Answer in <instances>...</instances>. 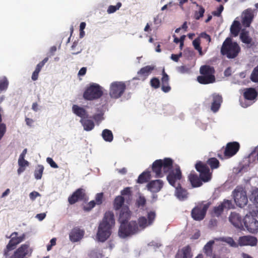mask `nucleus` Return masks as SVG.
<instances>
[{
	"instance_id": "obj_23",
	"label": "nucleus",
	"mask_w": 258,
	"mask_h": 258,
	"mask_svg": "<svg viewBox=\"0 0 258 258\" xmlns=\"http://www.w3.org/2000/svg\"><path fill=\"white\" fill-rule=\"evenodd\" d=\"M163 185L162 180L157 179L150 181L147 185V188L152 192H157L161 190Z\"/></svg>"
},
{
	"instance_id": "obj_27",
	"label": "nucleus",
	"mask_w": 258,
	"mask_h": 258,
	"mask_svg": "<svg viewBox=\"0 0 258 258\" xmlns=\"http://www.w3.org/2000/svg\"><path fill=\"white\" fill-rule=\"evenodd\" d=\"M244 101L246 102L247 100H254L256 96L257 93L255 89L253 88H248L244 93Z\"/></svg>"
},
{
	"instance_id": "obj_39",
	"label": "nucleus",
	"mask_w": 258,
	"mask_h": 258,
	"mask_svg": "<svg viewBox=\"0 0 258 258\" xmlns=\"http://www.w3.org/2000/svg\"><path fill=\"white\" fill-rule=\"evenodd\" d=\"M250 200L254 205H258V188H255L252 190Z\"/></svg>"
},
{
	"instance_id": "obj_17",
	"label": "nucleus",
	"mask_w": 258,
	"mask_h": 258,
	"mask_svg": "<svg viewBox=\"0 0 258 258\" xmlns=\"http://www.w3.org/2000/svg\"><path fill=\"white\" fill-rule=\"evenodd\" d=\"M85 196V190L82 188H79L69 197L68 201L71 205H73L79 201L83 200Z\"/></svg>"
},
{
	"instance_id": "obj_28",
	"label": "nucleus",
	"mask_w": 258,
	"mask_h": 258,
	"mask_svg": "<svg viewBox=\"0 0 258 258\" xmlns=\"http://www.w3.org/2000/svg\"><path fill=\"white\" fill-rule=\"evenodd\" d=\"M191 249L189 246L183 247L181 252L176 254L175 258H191Z\"/></svg>"
},
{
	"instance_id": "obj_16",
	"label": "nucleus",
	"mask_w": 258,
	"mask_h": 258,
	"mask_svg": "<svg viewBox=\"0 0 258 258\" xmlns=\"http://www.w3.org/2000/svg\"><path fill=\"white\" fill-rule=\"evenodd\" d=\"M257 238L253 236H243L239 237L238 239V244L240 246L246 245L253 246H255L257 244Z\"/></svg>"
},
{
	"instance_id": "obj_1",
	"label": "nucleus",
	"mask_w": 258,
	"mask_h": 258,
	"mask_svg": "<svg viewBox=\"0 0 258 258\" xmlns=\"http://www.w3.org/2000/svg\"><path fill=\"white\" fill-rule=\"evenodd\" d=\"M173 161L170 158H165L157 160L152 164L153 172L155 173V177H162L165 174L169 173L167 179L170 185L175 188V195L180 201L187 199L188 194L187 191L182 188L180 184V180L182 175L180 167L177 166L175 170H172Z\"/></svg>"
},
{
	"instance_id": "obj_50",
	"label": "nucleus",
	"mask_w": 258,
	"mask_h": 258,
	"mask_svg": "<svg viewBox=\"0 0 258 258\" xmlns=\"http://www.w3.org/2000/svg\"><path fill=\"white\" fill-rule=\"evenodd\" d=\"M18 165L19 166L26 168V167L28 166L29 165V163L27 160H25V158H23V159H18Z\"/></svg>"
},
{
	"instance_id": "obj_55",
	"label": "nucleus",
	"mask_w": 258,
	"mask_h": 258,
	"mask_svg": "<svg viewBox=\"0 0 258 258\" xmlns=\"http://www.w3.org/2000/svg\"><path fill=\"white\" fill-rule=\"evenodd\" d=\"M40 194L38 192L35 191H33L29 194L30 199L32 201H34L37 197H40Z\"/></svg>"
},
{
	"instance_id": "obj_13",
	"label": "nucleus",
	"mask_w": 258,
	"mask_h": 258,
	"mask_svg": "<svg viewBox=\"0 0 258 258\" xmlns=\"http://www.w3.org/2000/svg\"><path fill=\"white\" fill-rule=\"evenodd\" d=\"M209 207V204H201L195 207L191 212L192 218L196 221L202 220L205 217Z\"/></svg>"
},
{
	"instance_id": "obj_48",
	"label": "nucleus",
	"mask_w": 258,
	"mask_h": 258,
	"mask_svg": "<svg viewBox=\"0 0 258 258\" xmlns=\"http://www.w3.org/2000/svg\"><path fill=\"white\" fill-rule=\"evenodd\" d=\"M223 210L224 209L222 207V206L220 204L218 206L215 207L214 208V213L216 216H219L222 214Z\"/></svg>"
},
{
	"instance_id": "obj_57",
	"label": "nucleus",
	"mask_w": 258,
	"mask_h": 258,
	"mask_svg": "<svg viewBox=\"0 0 258 258\" xmlns=\"http://www.w3.org/2000/svg\"><path fill=\"white\" fill-rule=\"evenodd\" d=\"M103 114L102 113H98L94 114L93 116V118L96 121H101L103 120V118L102 117Z\"/></svg>"
},
{
	"instance_id": "obj_24",
	"label": "nucleus",
	"mask_w": 258,
	"mask_h": 258,
	"mask_svg": "<svg viewBox=\"0 0 258 258\" xmlns=\"http://www.w3.org/2000/svg\"><path fill=\"white\" fill-rule=\"evenodd\" d=\"M73 112L77 116L81 117V119L88 118L89 114L87 111L82 107L77 105H73L72 107Z\"/></svg>"
},
{
	"instance_id": "obj_22",
	"label": "nucleus",
	"mask_w": 258,
	"mask_h": 258,
	"mask_svg": "<svg viewBox=\"0 0 258 258\" xmlns=\"http://www.w3.org/2000/svg\"><path fill=\"white\" fill-rule=\"evenodd\" d=\"M229 220L230 223L236 228H241L243 227L242 218L238 213L236 212H231L229 217Z\"/></svg>"
},
{
	"instance_id": "obj_4",
	"label": "nucleus",
	"mask_w": 258,
	"mask_h": 258,
	"mask_svg": "<svg viewBox=\"0 0 258 258\" xmlns=\"http://www.w3.org/2000/svg\"><path fill=\"white\" fill-rule=\"evenodd\" d=\"M195 167L200 173V178L194 172H191L188 178L192 187H198L202 185L203 181L207 182L211 179V173L208 165L201 161L196 164Z\"/></svg>"
},
{
	"instance_id": "obj_32",
	"label": "nucleus",
	"mask_w": 258,
	"mask_h": 258,
	"mask_svg": "<svg viewBox=\"0 0 258 258\" xmlns=\"http://www.w3.org/2000/svg\"><path fill=\"white\" fill-rule=\"evenodd\" d=\"M103 140L108 142H111L113 141V135L112 132L108 129L103 130L101 134Z\"/></svg>"
},
{
	"instance_id": "obj_52",
	"label": "nucleus",
	"mask_w": 258,
	"mask_h": 258,
	"mask_svg": "<svg viewBox=\"0 0 258 258\" xmlns=\"http://www.w3.org/2000/svg\"><path fill=\"white\" fill-rule=\"evenodd\" d=\"M103 197V194L102 192L98 193L96 195L95 197V202L97 205H100L102 203V199Z\"/></svg>"
},
{
	"instance_id": "obj_37",
	"label": "nucleus",
	"mask_w": 258,
	"mask_h": 258,
	"mask_svg": "<svg viewBox=\"0 0 258 258\" xmlns=\"http://www.w3.org/2000/svg\"><path fill=\"white\" fill-rule=\"evenodd\" d=\"M215 239L210 240L207 243V244L205 245L204 247V250L205 253L207 255H210L212 254V246L214 244L215 242Z\"/></svg>"
},
{
	"instance_id": "obj_26",
	"label": "nucleus",
	"mask_w": 258,
	"mask_h": 258,
	"mask_svg": "<svg viewBox=\"0 0 258 258\" xmlns=\"http://www.w3.org/2000/svg\"><path fill=\"white\" fill-rule=\"evenodd\" d=\"M169 76L165 72L164 70L163 69L162 72V77L161 79V89L165 93H167L169 92L171 90V87L169 85Z\"/></svg>"
},
{
	"instance_id": "obj_9",
	"label": "nucleus",
	"mask_w": 258,
	"mask_h": 258,
	"mask_svg": "<svg viewBox=\"0 0 258 258\" xmlns=\"http://www.w3.org/2000/svg\"><path fill=\"white\" fill-rule=\"evenodd\" d=\"M126 89L125 84L122 82H113L110 86L109 95L111 98L118 99L120 97Z\"/></svg>"
},
{
	"instance_id": "obj_44",
	"label": "nucleus",
	"mask_w": 258,
	"mask_h": 258,
	"mask_svg": "<svg viewBox=\"0 0 258 258\" xmlns=\"http://www.w3.org/2000/svg\"><path fill=\"white\" fill-rule=\"evenodd\" d=\"M146 203V200L144 197L140 196L137 200L136 204L138 207H144Z\"/></svg>"
},
{
	"instance_id": "obj_59",
	"label": "nucleus",
	"mask_w": 258,
	"mask_h": 258,
	"mask_svg": "<svg viewBox=\"0 0 258 258\" xmlns=\"http://www.w3.org/2000/svg\"><path fill=\"white\" fill-rule=\"evenodd\" d=\"M240 101V104H241V106L244 108L247 107L248 106H250L252 103L250 102V101H251V100H247V101L245 102L244 99L243 100H241Z\"/></svg>"
},
{
	"instance_id": "obj_56",
	"label": "nucleus",
	"mask_w": 258,
	"mask_h": 258,
	"mask_svg": "<svg viewBox=\"0 0 258 258\" xmlns=\"http://www.w3.org/2000/svg\"><path fill=\"white\" fill-rule=\"evenodd\" d=\"M255 206V209L252 210V211H250L248 213L253 217H257L258 218V205H254Z\"/></svg>"
},
{
	"instance_id": "obj_5",
	"label": "nucleus",
	"mask_w": 258,
	"mask_h": 258,
	"mask_svg": "<svg viewBox=\"0 0 258 258\" xmlns=\"http://www.w3.org/2000/svg\"><path fill=\"white\" fill-rule=\"evenodd\" d=\"M240 51V47L236 42H233L231 38H227L223 42L221 48V53L228 58H234Z\"/></svg>"
},
{
	"instance_id": "obj_7",
	"label": "nucleus",
	"mask_w": 258,
	"mask_h": 258,
	"mask_svg": "<svg viewBox=\"0 0 258 258\" xmlns=\"http://www.w3.org/2000/svg\"><path fill=\"white\" fill-rule=\"evenodd\" d=\"M102 95L101 86L97 84L92 83L84 92L83 97L87 100H93L100 98Z\"/></svg>"
},
{
	"instance_id": "obj_46",
	"label": "nucleus",
	"mask_w": 258,
	"mask_h": 258,
	"mask_svg": "<svg viewBox=\"0 0 258 258\" xmlns=\"http://www.w3.org/2000/svg\"><path fill=\"white\" fill-rule=\"evenodd\" d=\"M176 70L181 74L188 73L190 72L189 68L185 66L178 67L176 68Z\"/></svg>"
},
{
	"instance_id": "obj_20",
	"label": "nucleus",
	"mask_w": 258,
	"mask_h": 258,
	"mask_svg": "<svg viewBox=\"0 0 258 258\" xmlns=\"http://www.w3.org/2000/svg\"><path fill=\"white\" fill-rule=\"evenodd\" d=\"M154 69V67L152 66H147L143 67L138 72V78H134V79L144 81L148 78Z\"/></svg>"
},
{
	"instance_id": "obj_64",
	"label": "nucleus",
	"mask_w": 258,
	"mask_h": 258,
	"mask_svg": "<svg viewBox=\"0 0 258 258\" xmlns=\"http://www.w3.org/2000/svg\"><path fill=\"white\" fill-rule=\"evenodd\" d=\"M169 8H172V10H176L177 9V4L176 3H173L172 2H169L167 4Z\"/></svg>"
},
{
	"instance_id": "obj_12",
	"label": "nucleus",
	"mask_w": 258,
	"mask_h": 258,
	"mask_svg": "<svg viewBox=\"0 0 258 258\" xmlns=\"http://www.w3.org/2000/svg\"><path fill=\"white\" fill-rule=\"evenodd\" d=\"M243 222L249 233L254 234L258 232V221L251 215L247 214L243 219Z\"/></svg>"
},
{
	"instance_id": "obj_34",
	"label": "nucleus",
	"mask_w": 258,
	"mask_h": 258,
	"mask_svg": "<svg viewBox=\"0 0 258 258\" xmlns=\"http://www.w3.org/2000/svg\"><path fill=\"white\" fill-rule=\"evenodd\" d=\"M240 31V23L234 21L231 26L230 32L234 36H237Z\"/></svg>"
},
{
	"instance_id": "obj_15",
	"label": "nucleus",
	"mask_w": 258,
	"mask_h": 258,
	"mask_svg": "<svg viewBox=\"0 0 258 258\" xmlns=\"http://www.w3.org/2000/svg\"><path fill=\"white\" fill-rule=\"evenodd\" d=\"M240 145L237 142L228 143L224 151L225 156L230 158L235 155L239 151Z\"/></svg>"
},
{
	"instance_id": "obj_43",
	"label": "nucleus",
	"mask_w": 258,
	"mask_h": 258,
	"mask_svg": "<svg viewBox=\"0 0 258 258\" xmlns=\"http://www.w3.org/2000/svg\"><path fill=\"white\" fill-rule=\"evenodd\" d=\"M250 79L253 82H258V66L253 69L251 74Z\"/></svg>"
},
{
	"instance_id": "obj_14",
	"label": "nucleus",
	"mask_w": 258,
	"mask_h": 258,
	"mask_svg": "<svg viewBox=\"0 0 258 258\" xmlns=\"http://www.w3.org/2000/svg\"><path fill=\"white\" fill-rule=\"evenodd\" d=\"M148 219L145 217L142 216L138 219L139 231L144 229L147 227L151 225L155 219L156 213L154 211H150L148 213Z\"/></svg>"
},
{
	"instance_id": "obj_51",
	"label": "nucleus",
	"mask_w": 258,
	"mask_h": 258,
	"mask_svg": "<svg viewBox=\"0 0 258 258\" xmlns=\"http://www.w3.org/2000/svg\"><path fill=\"white\" fill-rule=\"evenodd\" d=\"M223 10L224 7L223 5H220L218 8H217L216 11H213L212 12V14L215 16L220 17Z\"/></svg>"
},
{
	"instance_id": "obj_40",
	"label": "nucleus",
	"mask_w": 258,
	"mask_h": 258,
	"mask_svg": "<svg viewBox=\"0 0 258 258\" xmlns=\"http://www.w3.org/2000/svg\"><path fill=\"white\" fill-rule=\"evenodd\" d=\"M208 164L210 166L211 168H217L219 167V162L215 158H211L207 161Z\"/></svg>"
},
{
	"instance_id": "obj_11",
	"label": "nucleus",
	"mask_w": 258,
	"mask_h": 258,
	"mask_svg": "<svg viewBox=\"0 0 258 258\" xmlns=\"http://www.w3.org/2000/svg\"><path fill=\"white\" fill-rule=\"evenodd\" d=\"M32 249L30 247L28 244L21 245L17 249L12 255L9 252V256H5V258H27L31 255Z\"/></svg>"
},
{
	"instance_id": "obj_47",
	"label": "nucleus",
	"mask_w": 258,
	"mask_h": 258,
	"mask_svg": "<svg viewBox=\"0 0 258 258\" xmlns=\"http://www.w3.org/2000/svg\"><path fill=\"white\" fill-rule=\"evenodd\" d=\"M151 86L155 89L158 88L160 86V81L157 78H154L151 80Z\"/></svg>"
},
{
	"instance_id": "obj_3",
	"label": "nucleus",
	"mask_w": 258,
	"mask_h": 258,
	"mask_svg": "<svg viewBox=\"0 0 258 258\" xmlns=\"http://www.w3.org/2000/svg\"><path fill=\"white\" fill-rule=\"evenodd\" d=\"M114 214L111 211L106 212L102 222L100 223L96 238L98 241H105L111 235V229L114 225Z\"/></svg>"
},
{
	"instance_id": "obj_45",
	"label": "nucleus",
	"mask_w": 258,
	"mask_h": 258,
	"mask_svg": "<svg viewBox=\"0 0 258 258\" xmlns=\"http://www.w3.org/2000/svg\"><path fill=\"white\" fill-rule=\"evenodd\" d=\"M221 205L222 206L223 209H230L233 207L232 202L230 200H225Z\"/></svg>"
},
{
	"instance_id": "obj_8",
	"label": "nucleus",
	"mask_w": 258,
	"mask_h": 258,
	"mask_svg": "<svg viewBox=\"0 0 258 258\" xmlns=\"http://www.w3.org/2000/svg\"><path fill=\"white\" fill-rule=\"evenodd\" d=\"M9 238L11 239L4 249V256H9V252L14 249L18 244L25 239V235L23 234L21 236H18V233L14 232L11 234Z\"/></svg>"
},
{
	"instance_id": "obj_30",
	"label": "nucleus",
	"mask_w": 258,
	"mask_h": 258,
	"mask_svg": "<svg viewBox=\"0 0 258 258\" xmlns=\"http://www.w3.org/2000/svg\"><path fill=\"white\" fill-rule=\"evenodd\" d=\"M216 241H221L226 242L230 246L233 247H237L239 246L238 243H236L232 237H223L215 238Z\"/></svg>"
},
{
	"instance_id": "obj_54",
	"label": "nucleus",
	"mask_w": 258,
	"mask_h": 258,
	"mask_svg": "<svg viewBox=\"0 0 258 258\" xmlns=\"http://www.w3.org/2000/svg\"><path fill=\"white\" fill-rule=\"evenodd\" d=\"M6 132V126L4 123L0 124V140L2 139Z\"/></svg>"
},
{
	"instance_id": "obj_18",
	"label": "nucleus",
	"mask_w": 258,
	"mask_h": 258,
	"mask_svg": "<svg viewBox=\"0 0 258 258\" xmlns=\"http://www.w3.org/2000/svg\"><path fill=\"white\" fill-rule=\"evenodd\" d=\"M210 97L212 98L211 109L213 112L215 113L219 110L221 106L222 102V97L221 95L217 93L213 94Z\"/></svg>"
},
{
	"instance_id": "obj_41",
	"label": "nucleus",
	"mask_w": 258,
	"mask_h": 258,
	"mask_svg": "<svg viewBox=\"0 0 258 258\" xmlns=\"http://www.w3.org/2000/svg\"><path fill=\"white\" fill-rule=\"evenodd\" d=\"M9 82L6 77L0 78V90H5L8 88Z\"/></svg>"
},
{
	"instance_id": "obj_42",
	"label": "nucleus",
	"mask_w": 258,
	"mask_h": 258,
	"mask_svg": "<svg viewBox=\"0 0 258 258\" xmlns=\"http://www.w3.org/2000/svg\"><path fill=\"white\" fill-rule=\"evenodd\" d=\"M121 6V3L118 2L117 3L116 6H110L108 8L107 12L108 14H111L114 13L117 10H119Z\"/></svg>"
},
{
	"instance_id": "obj_31",
	"label": "nucleus",
	"mask_w": 258,
	"mask_h": 258,
	"mask_svg": "<svg viewBox=\"0 0 258 258\" xmlns=\"http://www.w3.org/2000/svg\"><path fill=\"white\" fill-rule=\"evenodd\" d=\"M125 199L121 196H117L113 202V207L115 210H119L124 203Z\"/></svg>"
},
{
	"instance_id": "obj_29",
	"label": "nucleus",
	"mask_w": 258,
	"mask_h": 258,
	"mask_svg": "<svg viewBox=\"0 0 258 258\" xmlns=\"http://www.w3.org/2000/svg\"><path fill=\"white\" fill-rule=\"evenodd\" d=\"M80 122L83 125L84 130L86 131H90L92 130L95 126L94 122L92 120L88 119L87 118L81 119Z\"/></svg>"
},
{
	"instance_id": "obj_63",
	"label": "nucleus",
	"mask_w": 258,
	"mask_h": 258,
	"mask_svg": "<svg viewBox=\"0 0 258 258\" xmlns=\"http://www.w3.org/2000/svg\"><path fill=\"white\" fill-rule=\"evenodd\" d=\"M39 73L34 71L32 75V80L33 81H36L38 79Z\"/></svg>"
},
{
	"instance_id": "obj_21",
	"label": "nucleus",
	"mask_w": 258,
	"mask_h": 258,
	"mask_svg": "<svg viewBox=\"0 0 258 258\" xmlns=\"http://www.w3.org/2000/svg\"><path fill=\"white\" fill-rule=\"evenodd\" d=\"M253 18V12L251 9L246 10L242 15V24L246 27H249Z\"/></svg>"
},
{
	"instance_id": "obj_49",
	"label": "nucleus",
	"mask_w": 258,
	"mask_h": 258,
	"mask_svg": "<svg viewBox=\"0 0 258 258\" xmlns=\"http://www.w3.org/2000/svg\"><path fill=\"white\" fill-rule=\"evenodd\" d=\"M96 204H97L94 201H91L88 203L87 206H84L83 209L84 211H89L95 207Z\"/></svg>"
},
{
	"instance_id": "obj_53",
	"label": "nucleus",
	"mask_w": 258,
	"mask_h": 258,
	"mask_svg": "<svg viewBox=\"0 0 258 258\" xmlns=\"http://www.w3.org/2000/svg\"><path fill=\"white\" fill-rule=\"evenodd\" d=\"M46 161L51 167L54 168H57L58 167L57 164L51 158L47 157L46 159Z\"/></svg>"
},
{
	"instance_id": "obj_2",
	"label": "nucleus",
	"mask_w": 258,
	"mask_h": 258,
	"mask_svg": "<svg viewBox=\"0 0 258 258\" xmlns=\"http://www.w3.org/2000/svg\"><path fill=\"white\" fill-rule=\"evenodd\" d=\"M131 215V211L127 206L121 208L118 218L120 223L118 235L121 238H124L138 232V225L136 221H132L127 223Z\"/></svg>"
},
{
	"instance_id": "obj_38",
	"label": "nucleus",
	"mask_w": 258,
	"mask_h": 258,
	"mask_svg": "<svg viewBox=\"0 0 258 258\" xmlns=\"http://www.w3.org/2000/svg\"><path fill=\"white\" fill-rule=\"evenodd\" d=\"M120 193L121 196L123 197L126 200H130L132 198L131 188L130 187L124 188L121 191Z\"/></svg>"
},
{
	"instance_id": "obj_33",
	"label": "nucleus",
	"mask_w": 258,
	"mask_h": 258,
	"mask_svg": "<svg viewBox=\"0 0 258 258\" xmlns=\"http://www.w3.org/2000/svg\"><path fill=\"white\" fill-rule=\"evenodd\" d=\"M150 172L149 171L143 172L139 175L138 178V182L139 183L147 182L150 179Z\"/></svg>"
},
{
	"instance_id": "obj_60",
	"label": "nucleus",
	"mask_w": 258,
	"mask_h": 258,
	"mask_svg": "<svg viewBox=\"0 0 258 258\" xmlns=\"http://www.w3.org/2000/svg\"><path fill=\"white\" fill-rule=\"evenodd\" d=\"M200 37H201V38H204L205 39H206L209 42H210L211 41V37H210V35L207 34L205 32L202 33L200 34Z\"/></svg>"
},
{
	"instance_id": "obj_10",
	"label": "nucleus",
	"mask_w": 258,
	"mask_h": 258,
	"mask_svg": "<svg viewBox=\"0 0 258 258\" xmlns=\"http://www.w3.org/2000/svg\"><path fill=\"white\" fill-rule=\"evenodd\" d=\"M235 203L239 207H243L247 203L248 200L245 191L241 187H237L233 191Z\"/></svg>"
},
{
	"instance_id": "obj_61",
	"label": "nucleus",
	"mask_w": 258,
	"mask_h": 258,
	"mask_svg": "<svg viewBox=\"0 0 258 258\" xmlns=\"http://www.w3.org/2000/svg\"><path fill=\"white\" fill-rule=\"evenodd\" d=\"M46 217V214L45 213H42L38 214L36 215V218L39 221H42Z\"/></svg>"
},
{
	"instance_id": "obj_6",
	"label": "nucleus",
	"mask_w": 258,
	"mask_h": 258,
	"mask_svg": "<svg viewBox=\"0 0 258 258\" xmlns=\"http://www.w3.org/2000/svg\"><path fill=\"white\" fill-rule=\"evenodd\" d=\"M201 76L198 77L197 81L202 84L213 83L215 81V70L213 67L202 66L200 69Z\"/></svg>"
},
{
	"instance_id": "obj_36",
	"label": "nucleus",
	"mask_w": 258,
	"mask_h": 258,
	"mask_svg": "<svg viewBox=\"0 0 258 258\" xmlns=\"http://www.w3.org/2000/svg\"><path fill=\"white\" fill-rule=\"evenodd\" d=\"M193 4H196L197 7L199 8V10L198 11H196L194 15V18L195 19L199 20L200 18L204 16L205 10L202 6L198 5L196 2H194Z\"/></svg>"
},
{
	"instance_id": "obj_35",
	"label": "nucleus",
	"mask_w": 258,
	"mask_h": 258,
	"mask_svg": "<svg viewBox=\"0 0 258 258\" xmlns=\"http://www.w3.org/2000/svg\"><path fill=\"white\" fill-rule=\"evenodd\" d=\"M44 170V167L42 165H38L35 169L34 177L37 180L40 179Z\"/></svg>"
},
{
	"instance_id": "obj_58",
	"label": "nucleus",
	"mask_w": 258,
	"mask_h": 258,
	"mask_svg": "<svg viewBox=\"0 0 258 258\" xmlns=\"http://www.w3.org/2000/svg\"><path fill=\"white\" fill-rule=\"evenodd\" d=\"M192 45L194 46V48L195 49H198V48H199L201 46H200V39L199 37L195 39L192 41Z\"/></svg>"
},
{
	"instance_id": "obj_25",
	"label": "nucleus",
	"mask_w": 258,
	"mask_h": 258,
	"mask_svg": "<svg viewBox=\"0 0 258 258\" xmlns=\"http://www.w3.org/2000/svg\"><path fill=\"white\" fill-rule=\"evenodd\" d=\"M240 38L243 43L247 44L248 48L251 47L254 44L248 31L242 30L240 34Z\"/></svg>"
},
{
	"instance_id": "obj_62",
	"label": "nucleus",
	"mask_w": 258,
	"mask_h": 258,
	"mask_svg": "<svg viewBox=\"0 0 258 258\" xmlns=\"http://www.w3.org/2000/svg\"><path fill=\"white\" fill-rule=\"evenodd\" d=\"M87 69L85 67L82 68L78 73V75L80 76H84L86 73Z\"/></svg>"
},
{
	"instance_id": "obj_19",
	"label": "nucleus",
	"mask_w": 258,
	"mask_h": 258,
	"mask_svg": "<svg viewBox=\"0 0 258 258\" xmlns=\"http://www.w3.org/2000/svg\"><path fill=\"white\" fill-rule=\"evenodd\" d=\"M84 231L78 227L73 228L70 234V240L73 242H76L80 241L84 236Z\"/></svg>"
}]
</instances>
